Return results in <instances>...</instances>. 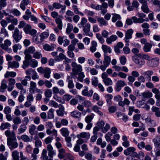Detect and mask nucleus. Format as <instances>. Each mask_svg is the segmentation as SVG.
Listing matches in <instances>:
<instances>
[{
	"label": "nucleus",
	"mask_w": 160,
	"mask_h": 160,
	"mask_svg": "<svg viewBox=\"0 0 160 160\" xmlns=\"http://www.w3.org/2000/svg\"><path fill=\"white\" fill-rule=\"evenodd\" d=\"M145 122L146 123H149L150 124L151 126L155 127L156 126V122L154 120L152 119L150 116L148 117L145 119Z\"/></svg>",
	"instance_id": "obj_28"
},
{
	"label": "nucleus",
	"mask_w": 160,
	"mask_h": 160,
	"mask_svg": "<svg viewBox=\"0 0 160 160\" xmlns=\"http://www.w3.org/2000/svg\"><path fill=\"white\" fill-rule=\"evenodd\" d=\"M148 65L152 67H157L158 64V62L156 59L155 58H151L149 61L147 62Z\"/></svg>",
	"instance_id": "obj_11"
},
{
	"label": "nucleus",
	"mask_w": 160,
	"mask_h": 160,
	"mask_svg": "<svg viewBox=\"0 0 160 160\" xmlns=\"http://www.w3.org/2000/svg\"><path fill=\"white\" fill-rule=\"evenodd\" d=\"M8 68H18L19 67V63L16 61H9L8 62Z\"/></svg>",
	"instance_id": "obj_12"
},
{
	"label": "nucleus",
	"mask_w": 160,
	"mask_h": 160,
	"mask_svg": "<svg viewBox=\"0 0 160 160\" xmlns=\"http://www.w3.org/2000/svg\"><path fill=\"white\" fill-rule=\"evenodd\" d=\"M19 152L17 150H14L12 152V160H19L20 157L19 155Z\"/></svg>",
	"instance_id": "obj_35"
},
{
	"label": "nucleus",
	"mask_w": 160,
	"mask_h": 160,
	"mask_svg": "<svg viewBox=\"0 0 160 160\" xmlns=\"http://www.w3.org/2000/svg\"><path fill=\"white\" fill-rule=\"evenodd\" d=\"M11 41L10 40L6 39L4 41L3 43L1 45V48L6 51L10 52H11V49L8 47L11 45Z\"/></svg>",
	"instance_id": "obj_3"
},
{
	"label": "nucleus",
	"mask_w": 160,
	"mask_h": 160,
	"mask_svg": "<svg viewBox=\"0 0 160 160\" xmlns=\"http://www.w3.org/2000/svg\"><path fill=\"white\" fill-rule=\"evenodd\" d=\"M36 129V126L34 124L29 126V133L31 135H33L35 134L34 131Z\"/></svg>",
	"instance_id": "obj_54"
},
{
	"label": "nucleus",
	"mask_w": 160,
	"mask_h": 160,
	"mask_svg": "<svg viewBox=\"0 0 160 160\" xmlns=\"http://www.w3.org/2000/svg\"><path fill=\"white\" fill-rule=\"evenodd\" d=\"M133 32V30L132 29L128 30L125 33V37L124 40L127 43V45H129V40L132 38V35Z\"/></svg>",
	"instance_id": "obj_5"
},
{
	"label": "nucleus",
	"mask_w": 160,
	"mask_h": 160,
	"mask_svg": "<svg viewBox=\"0 0 160 160\" xmlns=\"http://www.w3.org/2000/svg\"><path fill=\"white\" fill-rule=\"evenodd\" d=\"M27 127L24 125H21L18 129V133L20 135L25 132L27 129Z\"/></svg>",
	"instance_id": "obj_49"
},
{
	"label": "nucleus",
	"mask_w": 160,
	"mask_h": 160,
	"mask_svg": "<svg viewBox=\"0 0 160 160\" xmlns=\"http://www.w3.org/2000/svg\"><path fill=\"white\" fill-rule=\"evenodd\" d=\"M36 83L33 81H31L30 83V87L29 88V92L31 94H34L35 93V89L36 88Z\"/></svg>",
	"instance_id": "obj_13"
},
{
	"label": "nucleus",
	"mask_w": 160,
	"mask_h": 160,
	"mask_svg": "<svg viewBox=\"0 0 160 160\" xmlns=\"http://www.w3.org/2000/svg\"><path fill=\"white\" fill-rule=\"evenodd\" d=\"M141 9L142 12L146 13H149L150 12L149 9L148 8L147 4L142 5Z\"/></svg>",
	"instance_id": "obj_59"
},
{
	"label": "nucleus",
	"mask_w": 160,
	"mask_h": 160,
	"mask_svg": "<svg viewBox=\"0 0 160 160\" xmlns=\"http://www.w3.org/2000/svg\"><path fill=\"white\" fill-rule=\"evenodd\" d=\"M28 0H22L20 3V7L23 11L26 9V6L28 5L29 3Z\"/></svg>",
	"instance_id": "obj_29"
},
{
	"label": "nucleus",
	"mask_w": 160,
	"mask_h": 160,
	"mask_svg": "<svg viewBox=\"0 0 160 160\" xmlns=\"http://www.w3.org/2000/svg\"><path fill=\"white\" fill-rule=\"evenodd\" d=\"M66 56L62 53H60L58 56H56L54 58L56 61L60 62L66 58Z\"/></svg>",
	"instance_id": "obj_33"
},
{
	"label": "nucleus",
	"mask_w": 160,
	"mask_h": 160,
	"mask_svg": "<svg viewBox=\"0 0 160 160\" xmlns=\"http://www.w3.org/2000/svg\"><path fill=\"white\" fill-rule=\"evenodd\" d=\"M47 149L48 151V156L50 158L52 159L53 156L56 154V151L53 150L52 146L50 144L48 145Z\"/></svg>",
	"instance_id": "obj_6"
},
{
	"label": "nucleus",
	"mask_w": 160,
	"mask_h": 160,
	"mask_svg": "<svg viewBox=\"0 0 160 160\" xmlns=\"http://www.w3.org/2000/svg\"><path fill=\"white\" fill-rule=\"evenodd\" d=\"M30 65V61L24 60L23 61V64L22 67L24 69H26Z\"/></svg>",
	"instance_id": "obj_58"
},
{
	"label": "nucleus",
	"mask_w": 160,
	"mask_h": 160,
	"mask_svg": "<svg viewBox=\"0 0 160 160\" xmlns=\"http://www.w3.org/2000/svg\"><path fill=\"white\" fill-rule=\"evenodd\" d=\"M61 134L64 137L68 136L69 135V131L68 129L66 128H63L60 130Z\"/></svg>",
	"instance_id": "obj_36"
},
{
	"label": "nucleus",
	"mask_w": 160,
	"mask_h": 160,
	"mask_svg": "<svg viewBox=\"0 0 160 160\" xmlns=\"http://www.w3.org/2000/svg\"><path fill=\"white\" fill-rule=\"evenodd\" d=\"M130 101L127 98H125L123 101H120L118 102V104L119 106L124 107L126 105L128 106L130 104Z\"/></svg>",
	"instance_id": "obj_26"
},
{
	"label": "nucleus",
	"mask_w": 160,
	"mask_h": 160,
	"mask_svg": "<svg viewBox=\"0 0 160 160\" xmlns=\"http://www.w3.org/2000/svg\"><path fill=\"white\" fill-rule=\"evenodd\" d=\"M138 56L143 59L148 60L149 61L152 58L147 54H144L141 53H139L138 54Z\"/></svg>",
	"instance_id": "obj_53"
},
{
	"label": "nucleus",
	"mask_w": 160,
	"mask_h": 160,
	"mask_svg": "<svg viewBox=\"0 0 160 160\" xmlns=\"http://www.w3.org/2000/svg\"><path fill=\"white\" fill-rule=\"evenodd\" d=\"M77 137L78 138H82L88 139L90 137V134L89 132H82L77 135Z\"/></svg>",
	"instance_id": "obj_21"
},
{
	"label": "nucleus",
	"mask_w": 160,
	"mask_h": 160,
	"mask_svg": "<svg viewBox=\"0 0 160 160\" xmlns=\"http://www.w3.org/2000/svg\"><path fill=\"white\" fill-rule=\"evenodd\" d=\"M8 81V90L9 92H11L14 88V85L16 83V81L13 78H9Z\"/></svg>",
	"instance_id": "obj_7"
},
{
	"label": "nucleus",
	"mask_w": 160,
	"mask_h": 160,
	"mask_svg": "<svg viewBox=\"0 0 160 160\" xmlns=\"http://www.w3.org/2000/svg\"><path fill=\"white\" fill-rule=\"evenodd\" d=\"M49 35V33L48 32H44L42 33L40 35L41 41H42L44 39L47 38L48 37Z\"/></svg>",
	"instance_id": "obj_51"
},
{
	"label": "nucleus",
	"mask_w": 160,
	"mask_h": 160,
	"mask_svg": "<svg viewBox=\"0 0 160 160\" xmlns=\"http://www.w3.org/2000/svg\"><path fill=\"white\" fill-rule=\"evenodd\" d=\"M117 36L115 35H112L110 37H108L106 39V42L108 44H111L118 39Z\"/></svg>",
	"instance_id": "obj_20"
},
{
	"label": "nucleus",
	"mask_w": 160,
	"mask_h": 160,
	"mask_svg": "<svg viewBox=\"0 0 160 160\" xmlns=\"http://www.w3.org/2000/svg\"><path fill=\"white\" fill-rule=\"evenodd\" d=\"M11 127V125L8 122H3L1 123L0 126V129L1 130L6 129H9Z\"/></svg>",
	"instance_id": "obj_25"
},
{
	"label": "nucleus",
	"mask_w": 160,
	"mask_h": 160,
	"mask_svg": "<svg viewBox=\"0 0 160 160\" xmlns=\"http://www.w3.org/2000/svg\"><path fill=\"white\" fill-rule=\"evenodd\" d=\"M152 45L149 43H147L145 44L143 47V50L145 52H150L152 48Z\"/></svg>",
	"instance_id": "obj_41"
},
{
	"label": "nucleus",
	"mask_w": 160,
	"mask_h": 160,
	"mask_svg": "<svg viewBox=\"0 0 160 160\" xmlns=\"http://www.w3.org/2000/svg\"><path fill=\"white\" fill-rule=\"evenodd\" d=\"M53 98L56 101L60 103L64 104L65 103V101L61 97L58 96L57 94H55L53 96Z\"/></svg>",
	"instance_id": "obj_46"
},
{
	"label": "nucleus",
	"mask_w": 160,
	"mask_h": 160,
	"mask_svg": "<svg viewBox=\"0 0 160 160\" xmlns=\"http://www.w3.org/2000/svg\"><path fill=\"white\" fill-rule=\"evenodd\" d=\"M42 57V55L40 52L36 51L33 55V57L35 59H40Z\"/></svg>",
	"instance_id": "obj_63"
},
{
	"label": "nucleus",
	"mask_w": 160,
	"mask_h": 160,
	"mask_svg": "<svg viewBox=\"0 0 160 160\" xmlns=\"http://www.w3.org/2000/svg\"><path fill=\"white\" fill-rule=\"evenodd\" d=\"M59 153L58 157L60 159H62L64 158V154L65 153V150L63 148H60L58 150Z\"/></svg>",
	"instance_id": "obj_57"
},
{
	"label": "nucleus",
	"mask_w": 160,
	"mask_h": 160,
	"mask_svg": "<svg viewBox=\"0 0 160 160\" xmlns=\"http://www.w3.org/2000/svg\"><path fill=\"white\" fill-rule=\"evenodd\" d=\"M47 151L45 149L43 150L42 153L41 158L42 160H53L52 158H48L47 156Z\"/></svg>",
	"instance_id": "obj_30"
},
{
	"label": "nucleus",
	"mask_w": 160,
	"mask_h": 160,
	"mask_svg": "<svg viewBox=\"0 0 160 160\" xmlns=\"http://www.w3.org/2000/svg\"><path fill=\"white\" fill-rule=\"evenodd\" d=\"M51 72V70L49 68L47 67L45 68V70L43 73L44 74V77L48 79L50 77Z\"/></svg>",
	"instance_id": "obj_39"
},
{
	"label": "nucleus",
	"mask_w": 160,
	"mask_h": 160,
	"mask_svg": "<svg viewBox=\"0 0 160 160\" xmlns=\"http://www.w3.org/2000/svg\"><path fill=\"white\" fill-rule=\"evenodd\" d=\"M51 129H47L46 132L47 134L48 135H50L51 134L53 135L54 136L56 137L58 136L57 131L55 129H53L52 131L51 130Z\"/></svg>",
	"instance_id": "obj_40"
},
{
	"label": "nucleus",
	"mask_w": 160,
	"mask_h": 160,
	"mask_svg": "<svg viewBox=\"0 0 160 160\" xmlns=\"http://www.w3.org/2000/svg\"><path fill=\"white\" fill-rule=\"evenodd\" d=\"M132 20L133 21V22L135 23H142L145 22L144 19H142L138 18L135 16L132 17Z\"/></svg>",
	"instance_id": "obj_50"
},
{
	"label": "nucleus",
	"mask_w": 160,
	"mask_h": 160,
	"mask_svg": "<svg viewBox=\"0 0 160 160\" xmlns=\"http://www.w3.org/2000/svg\"><path fill=\"white\" fill-rule=\"evenodd\" d=\"M15 85L18 89L21 90L20 92L21 93H22V92H23L24 93H26V90L24 88L23 85L20 82L17 83Z\"/></svg>",
	"instance_id": "obj_44"
},
{
	"label": "nucleus",
	"mask_w": 160,
	"mask_h": 160,
	"mask_svg": "<svg viewBox=\"0 0 160 160\" xmlns=\"http://www.w3.org/2000/svg\"><path fill=\"white\" fill-rule=\"evenodd\" d=\"M83 27V30L84 33V34L86 35H89L91 27L90 24L89 23H87Z\"/></svg>",
	"instance_id": "obj_19"
},
{
	"label": "nucleus",
	"mask_w": 160,
	"mask_h": 160,
	"mask_svg": "<svg viewBox=\"0 0 160 160\" xmlns=\"http://www.w3.org/2000/svg\"><path fill=\"white\" fill-rule=\"evenodd\" d=\"M153 73L154 72L152 71L148 70L146 71L142 74L144 75L146 79L150 81L151 76L153 74Z\"/></svg>",
	"instance_id": "obj_23"
},
{
	"label": "nucleus",
	"mask_w": 160,
	"mask_h": 160,
	"mask_svg": "<svg viewBox=\"0 0 160 160\" xmlns=\"http://www.w3.org/2000/svg\"><path fill=\"white\" fill-rule=\"evenodd\" d=\"M30 66L33 68H35L38 66V62L35 59H32L30 61Z\"/></svg>",
	"instance_id": "obj_42"
},
{
	"label": "nucleus",
	"mask_w": 160,
	"mask_h": 160,
	"mask_svg": "<svg viewBox=\"0 0 160 160\" xmlns=\"http://www.w3.org/2000/svg\"><path fill=\"white\" fill-rule=\"evenodd\" d=\"M92 45L90 47V50L92 52H95L97 49L96 47L97 46V44L95 41L92 42Z\"/></svg>",
	"instance_id": "obj_45"
},
{
	"label": "nucleus",
	"mask_w": 160,
	"mask_h": 160,
	"mask_svg": "<svg viewBox=\"0 0 160 160\" xmlns=\"http://www.w3.org/2000/svg\"><path fill=\"white\" fill-rule=\"evenodd\" d=\"M155 148L156 149H160V137H155L152 140Z\"/></svg>",
	"instance_id": "obj_18"
},
{
	"label": "nucleus",
	"mask_w": 160,
	"mask_h": 160,
	"mask_svg": "<svg viewBox=\"0 0 160 160\" xmlns=\"http://www.w3.org/2000/svg\"><path fill=\"white\" fill-rule=\"evenodd\" d=\"M87 19L84 17H83L81 18V22L80 23L78 24V26L80 28H81L82 27L84 26L85 24L87 23Z\"/></svg>",
	"instance_id": "obj_52"
},
{
	"label": "nucleus",
	"mask_w": 160,
	"mask_h": 160,
	"mask_svg": "<svg viewBox=\"0 0 160 160\" xmlns=\"http://www.w3.org/2000/svg\"><path fill=\"white\" fill-rule=\"evenodd\" d=\"M136 149L134 147H131L125 150L124 151V153L126 155H128L132 153Z\"/></svg>",
	"instance_id": "obj_31"
},
{
	"label": "nucleus",
	"mask_w": 160,
	"mask_h": 160,
	"mask_svg": "<svg viewBox=\"0 0 160 160\" xmlns=\"http://www.w3.org/2000/svg\"><path fill=\"white\" fill-rule=\"evenodd\" d=\"M10 13H12L17 17H19L21 15L20 12L17 9H13L9 11Z\"/></svg>",
	"instance_id": "obj_60"
},
{
	"label": "nucleus",
	"mask_w": 160,
	"mask_h": 160,
	"mask_svg": "<svg viewBox=\"0 0 160 160\" xmlns=\"http://www.w3.org/2000/svg\"><path fill=\"white\" fill-rule=\"evenodd\" d=\"M92 109L94 112H95L100 116H102L103 115V113L99 110L100 108L97 105H94L92 107Z\"/></svg>",
	"instance_id": "obj_38"
},
{
	"label": "nucleus",
	"mask_w": 160,
	"mask_h": 160,
	"mask_svg": "<svg viewBox=\"0 0 160 160\" xmlns=\"http://www.w3.org/2000/svg\"><path fill=\"white\" fill-rule=\"evenodd\" d=\"M59 109L56 110V112L57 115L59 116H62L65 113L64 108L61 104H59L58 107Z\"/></svg>",
	"instance_id": "obj_15"
},
{
	"label": "nucleus",
	"mask_w": 160,
	"mask_h": 160,
	"mask_svg": "<svg viewBox=\"0 0 160 160\" xmlns=\"http://www.w3.org/2000/svg\"><path fill=\"white\" fill-rule=\"evenodd\" d=\"M97 21L99 23L100 26L102 25L107 26L108 25V23L103 18H97Z\"/></svg>",
	"instance_id": "obj_43"
},
{
	"label": "nucleus",
	"mask_w": 160,
	"mask_h": 160,
	"mask_svg": "<svg viewBox=\"0 0 160 160\" xmlns=\"http://www.w3.org/2000/svg\"><path fill=\"white\" fill-rule=\"evenodd\" d=\"M142 98L147 99L150 98L152 96V94L151 92L149 91L144 92L141 93Z\"/></svg>",
	"instance_id": "obj_32"
},
{
	"label": "nucleus",
	"mask_w": 160,
	"mask_h": 160,
	"mask_svg": "<svg viewBox=\"0 0 160 160\" xmlns=\"http://www.w3.org/2000/svg\"><path fill=\"white\" fill-rule=\"evenodd\" d=\"M4 134L8 137L7 142H8L9 140H17L15 133L14 131H12L11 132L9 130H7L5 132Z\"/></svg>",
	"instance_id": "obj_4"
},
{
	"label": "nucleus",
	"mask_w": 160,
	"mask_h": 160,
	"mask_svg": "<svg viewBox=\"0 0 160 160\" xmlns=\"http://www.w3.org/2000/svg\"><path fill=\"white\" fill-rule=\"evenodd\" d=\"M17 75L16 72L13 71H7L4 75L5 78H13L15 77Z\"/></svg>",
	"instance_id": "obj_16"
},
{
	"label": "nucleus",
	"mask_w": 160,
	"mask_h": 160,
	"mask_svg": "<svg viewBox=\"0 0 160 160\" xmlns=\"http://www.w3.org/2000/svg\"><path fill=\"white\" fill-rule=\"evenodd\" d=\"M132 59L136 64L140 66L144 65L145 63V61L143 59L141 58L138 59L136 56H133L132 57Z\"/></svg>",
	"instance_id": "obj_8"
},
{
	"label": "nucleus",
	"mask_w": 160,
	"mask_h": 160,
	"mask_svg": "<svg viewBox=\"0 0 160 160\" xmlns=\"http://www.w3.org/2000/svg\"><path fill=\"white\" fill-rule=\"evenodd\" d=\"M74 14L73 12L70 10H68L66 12V15L65 17L70 22H72V19L71 16H74Z\"/></svg>",
	"instance_id": "obj_24"
},
{
	"label": "nucleus",
	"mask_w": 160,
	"mask_h": 160,
	"mask_svg": "<svg viewBox=\"0 0 160 160\" xmlns=\"http://www.w3.org/2000/svg\"><path fill=\"white\" fill-rule=\"evenodd\" d=\"M102 49L104 52V54H106L107 53H110L112 52L111 48L107 45L103 44L102 46Z\"/></svg>",
	"instance_id": "obj_22"
},
{
	"label": "nucleus",
	"mask_w": 160,
	"mask_h": 160,
	"mask_svg": "<svg viewBox=\"0 0 160 160\" xmlns=\"http://www.w3.org/2000/svg\"><path fill=\"white\" fill-rule=\"evenodd\" d=\"M21 139L25 142H29L31 141L30 137L25 134L22 135L21 137Z\"/></svg>",
	"instance_id": "obj_62"
},
{
	"label": "nucleus",
	"mask_w": 160,
	"mask_h": 160,
	"mask_svg": "<svg viewBox=\"0 0 160 160\" xmlns=\"http://www.w3.org/2000/svg\"><path fill=\"white\" fill-rule=\"evenodd\" d=\"M12 37L16 43L19 42L22 37V32H20L18 28H15L12 32Z\"/></svg>",
	"instance_id": "obj_1"
},
{
	"label": "nucleus",
	"mask_w": 160,
	"mask_h": 160,
	"mask_svg": "<svg viewBox=\"0 0 160 160\" xmlns=\"http://www.w3.org/2000/svg\"><path fill=\"white\" fill-rule=\"evenodd\" d=\"M62 5L58 2H54L52 5H49L48 7V9L51 11H52L54 8L59 9L62 7Z\"/></svg>",
	"instance_id": "obj_10"
},
{
	"label": "nucleus",
	"mask_w": 160,
	"mask_h": 160,
	"mask_svg": "<svg viewBox=\"0 0 160 160\" xmlns=\"http://www.w3.org/2000/svg\"><path fill=\"white\" fill-rule=\"evenodd\" d=\"M70 115L71 117L76 119L80 118L82 116L81 112L77 110L71 112Z\"/></svg>",
	"instance_id": "obj_14"
},
{
	"label": "nucleus",
	"mask_w": 160,
	"mask_h": 160,
	"mask_svg": "<svg viewBox=\"0 0 160 160\" xmlns=\"http://www.w3.org/2000/svg\"><path fill=\"white\" fill-rule=\"evenodd\" d=\"M71 65L72 67V72L75 75H78L79 72L82 71V67L80 64H78L75 62H72Z\"/></svg>",
	"instance_id": "obj_2"
},
{
	"label": "nucleus",
	"mask_w": 160,
	"mask_h": 160,
	"mask_svg": "<svg viewBox=\"0 0 160 160\" xmlns=\"http://www.w3.org/2000/svg\"><path fill=\"white\" fill-rule=\"evenodd\" d=\"M12 49L14 52H17L18 49H21L22 48V46L19 44L14 45L12 47Z\"/></svg>",
	"instance_id": "obj_61"
},
{
	"label": "nucleus",
	"mask_w": 160,
	"mask_h": 160,
	"mask_svg": "<svg viewBox=\"0 0 160 160\" xmlns=\"http://www.w3.org/2000/svg\"><path fill=\"white\" fill-rule=\"evenodd\" d=\"M54 110L52 108H51L48 111V117L49 119H52L54 118L53 112Z\"/></svg>",
	"instance_id": "obj_55"
},
{
	"label": "nucleus",
	"mask_w": 160,
	"mask_h": 160,
	"mask_svg": "<svg viewBox=\"0 0 160 160\" xmlns=\"http://www.w3.org/2000/svg\"><path fill=\"white\" fill-rule=\"evenodd\" d=\"M56 45L54 44H52L51 45H50L46 44L44 45L43 48L46 51H53Z\"/></svg>",
	"instance_id": "obj_27"
},
{
	"label": "nucleus",
	"mask_w": 160,
	"mask_h": 160,
	"mask_svg": "<svg viewBox=\"0 0 160 160\" xmlns=\"http://www.w3.org/2000/svg\"><path fill=\"white\" fill-rule=\"evenodd\" d=\"M55 22L58 24V28L60 30L62 29V24L61 19L59 18H57L55 19Z\"/></svg>",
	"instance_id": "obj_48"
},
{
	"label": "nucleus",
	"mask_w": 160,
	"mask_h": 160,
	"mask_svg": "<svg viewBox=\"0 0 160 160\" xmlns=\"http://www.w3.org/2000/svg\"><path fill=\"white\" fill-rule=\"evenodd\" d=\"M1 85L0 86V92H4L8 87L7 85V81L5 79L3 80L1 82Z\"/></svg>",
	"instance_id": "obj_17"
},
{
	"label": "nucleus",
	"mask_w": 160,
	"mask_h": 160,
	"mask_svg": "<svg viewBox=\"0 0 160 160\" xmlns=\"http://www.w3.org/2000/svg\"><path fill=\"white\" fill-rule=\"evenodd\" d=\"M112 15H113V16L112 17V21L113 22H115L118 20H120L121 18L119 14L112 13Z\"/></svg>",
	"instance_id": "obj_47"
},
{
	"label": "nucleus",
	"mask_w": 160,
	"mask_h": 160,
	"mask_svg": "<svg viewBox=\"0 0 160 160\" xmlns=\"http://www.w3.org/2000/svg\"><path fill=\"white\" fill-rule=\"evenodd\" d=\"M104 61H103V63H105L109 65V64L111 58L110 57L107 55L106 54H104Z\"/></svg>",
	"instance_id": "obj_64"
},
{
	"label": "nucleus",
	"mask_w": 160,
	"mask_h": 160,
	"mask_svg": "<svg viewBox=\"0 0 160 160\" xmlns=\"http://www.w3.org/2000/svg\"><path fill=\"white\" fill-rule=\"evenodd\" d=\"M0 34L1 35L4 36V37H8V32L4 28H1L0 31Z\"/></svg>",
	"instance_id": "obj_56"
},
{
	"label": "nucleus",
	"mask_w": 160,
	"mask_h": 160,
	"mask_svg": "<svg viewBox=\"0 0 160 160\" xmlns=\"http://www.w3.org/2000/svg\"><path fill=\"white\" fill-rule=\"evenodd\" d=\"M105 98L107 101L108 106H110L112 104L111 99L112 98L113 96L110 94H107L105 95Z\"/></svg>",
	"instance_id": "obj_34"
},
{
	"label": "nucleus",
	"mask_w": 160,
	"mask_h": 160,
	"mask_svg": "<svg viewBox=\"0 0 160 160\" xmlns=\"http://www.w3.org/2000/svg\"><path fill=\"white\" fill-rule=\"evenodd\" d=\"M72 8L73 10L74 13L75 14H79L82 16H84V13L79 11V8L76 5H73L72 6Z\"/></svg>",
	"instance_id": "obj_37"
},
{
	"label": "nucleus",
	"mask_w": 160,
	"mask_h": 160,
	"mask_svg": "<svg viewBox=\"0 0 160 160\" xmlns=\"http://www.w3.org/2000/svg\"><path fill=\"white\" fill-rule=\"evenodd\" d=\"M13 140H9L8 142H7V145L9 147L10 149L12 150L15 148H16L18 146V142Z\"/></svg>",
	"instance_id": "obj_9"
}]
</instances>
